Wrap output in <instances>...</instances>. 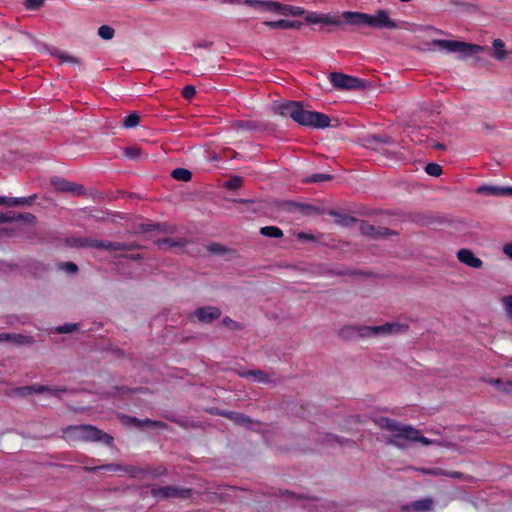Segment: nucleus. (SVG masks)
<instances>
[{"label": "nucleus", "instance_id": "nucleus-4", "mask_svg": "<svg viewBox=\"0 0 512 512\" xmlns=\"http://www.w3.org/2000/svg\"><path fill=\"white\" fill-rule=\"evenodd\" d=\"M407 329V324H401L397 322H387L379 326L347 325L340 329L339 335L346 340H355L357 338L372 337L377 335L386 336L392 333L404 332Z\"/></svg>", "mask_w": 512, "mask_h": 512}, {"label": "nucleus", "instance_id": "nucleus-37", "mask_svg": "<svg viewBox=\"0 0 512 512\" xmlns=\"http://www.w3.org/2000/svg\"><path fill=\"white\" fill-rule=\"evenodd\" d=\"M263 25L268 27L271 30H274V29L286 30L288 24H287V20L280 19L277 21H264Z\"/></svg>", "mask_w": 512, "mask_h": 512}, {"label": "nucleus", "instance_id": "nucleus-30", "mask_svg": "<svg viewBox=\"0 0 512 512\" xmlns=\"http://www.w3.org/2000/svg\"><path fill=\"white\" fill-rule=\"evenodd\" d=\"M140 122V115L138 112H132L129 115H127L123 121L122 125L123 127L130 129L136 127Z\"/></svg>", "mask_w": 512, "mask_h": 512}, {"label": "nucleus", "instance_id": "nucleus-27", "mask_svg": "<svg viewBox=\"0 0 512 512\" xmlns=\"http://www.w3.org/2000/svg\"><path fill=\"white\" fill-rule=\"evenodd\" d=\"M492 45L494 48V53L492 56L497 60H504L507 56V53L504 49V42L501 39H495Z\"/></svg>", "mask_w": 512, "mask_h": 512}, {"label": "nucleus", "instance_id": "nucleus-3", "mask_svg": "<svg viewBox=\"0 0 512 512\" xmlns=\"http://www.w3.org/2000/svg\"><path fill=\"white\" fill-rule=\"evenodd\" d=\"M344 22L354 26H367L375 29H390L398 28L397 23L389 17L386 10L378 9L374 15L363 13L345 11L342 13Z\"/></svg>", "mask_w": 512, "mask_h": 512}, {"label": "nucleus", "instance_id": "nucleus-15", "mask_svg": "<svg viewBox=\"0 0 512 512\" xmlns=\"http://www.w3.org/2000/svg\"><path fill=\"white\" fill-rule=\"evenodd\" d=\"M51 183L55 187V189L60 192L77 193L82 190V186L59 177L53 178L51 180Z\"/></svg>", "mask_w": 512, "mask_h": 512}, {"label": "nucleus", "instance_id": "nucleus-20", "mask_svg": "<svg viewBox=\"0 0 512 512\" xmlns=\"http://www.w3.org/2000/svg\"><path fill=\"white\" fill-rule=\"evenodd\" d=\"M508 187H501L495 185H482L477 188V194H487L492 196H507Z\"/></svg>", "mask_w": 512, "mask_h": 512}, {"label": "nucleus", "instance_id": "nucleus-22", "mask_svg": "<svg viewBox=\"0 0 512 512\" xmlns=\"http://www.w3.org/2000/svg\"><path fill=\"white\" fill-rule=\"evenodd\" d=\"M231 127L237 131L251 132L256 131L259 125L250 120H235L231 123Z\"/></svg>", "mask_w": 512, "mask_h": 512}, {"label": "nucleus", "instance_id": "nucleus-13", "mask_svg": "<svg viewBox=\"0 0 512 512\" xmlns=\"http://www.w3.org/2000/svg\"><path fill=\"white\" fill-rule=\"evenodd\" d=\"M86 469L89 471H98V470H106V471H111V472L122 471L124 473L129 474L130 476H132L134 478L140 477V472H142V470L139 467H135L132 465L121 466L119 464H114V463L95 466V467L86 468Z\"/></svg>", "mask_w": 512, "mask_h": 512}, {"label": "nucleus", "instance_id": "nucleus-28", "mask_svg": "<svg viewBox=\"0 0 512 512\" xmlns=\"http://www.w3.org/2000/svg\"><path fill=\"white\" fill-rule=\"evenodd\" d=\"M260 234L269 238H281L283 237V231L276 226H264L260 228Z\"/></svg>", "mask_w": 512, "mask_h": 512}, {"label": "nucleus", "instance_id": "nucleus-9", "mask_svg": "<svg viewBox=\"0 0 512 512\" xmlns=\"http://www.w3.org/2000/svg\"><path fill=\"white\" fill-rule=\"evenodd\" d=\"M193 490L191 488H182L175 485L153 487L151 494L158 500L178 498L189 499L191 498Z\"/></svg>", "mask_w": 512, "mask_h": 512}, {"label": "nucleus", "instance_id": "nucleus-41", "mask_svg": "<svg viewBox=\"0 0 512 512\" xmlns=\"http://www.w3.org/2000/svg\"><path fill=\"white\" fill-rule=\"evenodd\" d=\"M290 206L299 210L303 215H309L314 208L311 205L308 204H300V203H290Z\"/></svg>", "mask_w": 512, "mask_h": 512}, {"label": "nucleus", "instance_id": "nucleus-54", "mask_svg": "<svg viewBox=\"0 0 512 512\" xmlns=\"http://www.w3.org/2000/svg\"><path fill=\"white\" fill-rule=\"evenodd\" d=\"M66 270L70 273H76L78 272V266L73 262H66L64 264Z\"/></svg>", "mask_w": 512, "mask_h": 512}, {"label": "nucleus", "instance_id": "nucleus-45", "mask_svg": "<svg viewBox=\"0 0 512 512\" xmlns=\"http://www.w3.org/2000/svg\"><path fill=\"white\" fill-rule=\"evenodd\" d=\"M58 57L61 60V62L71 63V64H74V65H80L81 64L80 60L77 57H74V56H71V55H68V54H65V53L59 54Z\"/></svg>", "mask_w": 512, "mask_h": 512}, {"label": "nucleus", "instance_id": "nucleus-46", "mask_svg": "<svg viewBox=\"0 0 512 512\" xmlns=\"http://www.w3.org/2000/svg\"><path fill=\"white\" fill-rule=\"evenodd\" d=\"M196 94V89L194 86L192 85H186L183 89H182V96L184 99L186 100H190L192 99Z\"/></svg>", "mask_w": 512, "mask_h": 512}, {"label": "nucleus", "instance_id": "nucleus-38", "mask_svg": "<svg viewBox=\"0 0 512 512\" xmlns=\"http://www.w3.org/2000/svg\"><path fill=\"white\" fill-rule=\"evenodd\" d=\"M425 172L433 177H438L442 174V167L437 163H429L425 167Z\"/></svg>", "mask_w": 512, "mask_h": 512}, {"label": "nucleus", "instance_id": "nucleus-50", "mask_svg": "<svg viewBox=\"0 0 512 512\" xmlns=\"http://www.w3.org/2000/svg\"><path fill=\"white\" fill-rule=\"evenodd\" d=\"M297 238H298V240L303 241V242H310V241L315 240V237L313 235L307 234L304 232L298 233Z\"/></svg>", "mask_w": 512, "mask_h": 512}, {"label": "nucleus", "instance_id": "nucleus-21", "mask_svg": "<svg viewBox=\"0 0 512 512\" xmlns=\"http://www.w3.org/2000/svg\"><path fill=\"white\" fill-rule=\"evenodd\" d=\"M0 340L13 341L14 343L19 344V345L32 344L34 342V339L31 336L22 335V334H9V333L0 334Z\"/></svg>", "mask_w": 512, "mask_h": 512}, {"label": "nucleus", "instance_id": "nucleus-58", "mask_svg": "<svg viewBox=\"0 0 512 512\" xmlns=\"http://www.w3.org/2000/svg\"><path fill=\"white\" fill-rule=\"evenodd\" d=\"M336 274L342 276V275H352L353 273L348 270H339L336 272Z\"/></svg>", "mask_w": 512, "mask_h": 512}, {"label": "nucleus", "instance_id": "nucleus-47", "mask_svg": "<svg viewBox=\"0 0 512 512\" xmlns=\"http://www.w3.org/2000/svg\"><path fill=\"white\" fill-rule=\"evenodd\" d=\"M372 141H374L377 145H380V144H391L392 143L390 137H388V136H377V135H374V136H372Z\"/></svg>", "mask_w": 512, "mask_h": 512}, {"label": "nucleus", "instance_id": "nucleus-51", "mask_svg": "<svg viewBox=\"0 0 512 512\" xmlns=\"http://www.w3.org/2000/svg\"><path fill=\"white\" fill-rule=\"evenodd\" d=\"M127 392H133L132 389H129V388H126V387H119V386H114L113 387V392L111 393V395H116V394H124V393H127Z\"/></svg>", "mask_w": 512, "mask_h": 512}, {"label": "nucleus", "instance_id": "nucleus-24", "mask_svg": "<svg viewBox=\"0 0 512 512\" xmlns=\"http://www.w3.org/2000/svg\"><path fill=\"white\" fill-rule=\"evenodd\" d=\"M432 504H433L432 499L424 498V499H419V500L413 501L406 508H411L416 512H426L431 509Z\"/></svg>", "mask_w": 512, "mask_h": 512}, {"label": "nucleus", "instance_id": "nucleus-29", "mask_svg": "<svg viewBox=\"0 0 512 512\" xmlns=\"http://www.w3.org/2000/svg\"><path fill=\"white\" fill-rule=\"evenodd\" d=\"M171 176L175 180L188 182L192 178V173L185 168H176L172 171Z\"/></svg>", "mask_w": 512, "mask_h": 512}, {"label": "nucleus", "instance_id": "nucleus-14", "mask_svg": "<svg viewBox=\"0 0 512 512\" xmlns=\"http://www.w3.org/2000/svg\"><path fill=\"white\" fill-rule=\"evenodd\" d=\"M457 258L461 263L472 268L478 269L483 265L482 260L476 257L475 254L469 249H460L457 252Z\"/></svg>", "mask_w": 512, "mask_h": 512}, {"label": "nucleus", "instance_id": "nucleus-40", "mask_svg": "<svg viewBox=\"0 0 512 512\" xmlns=\"http://www.w3.org/2000/svg\"><path fill=\"white\" fill-rule=\"evenodd\" d=\"M141 154V149L137 146L125 148L124 155L129 159H137Z\"/></svg>", "mask_w": 512, "mask_h": 512}, {"label": "nucleus", "instance_id": "nucleus-56", "mask_svg": "<svg viewBox=\"0 0 512 512\" xmlns=\"http://www.w3.org/2000/svg\"><path fill=\"white\" fill-rule=\"evenodd\" d=\"M503 252L512 260V243L505 244Z\"/></svg>", "mask_w": 512, "mask_h": 512}, {"label": "nucleus", "instance_id": "nucleus-31", "mask_svg": "<svg viewBox=\"0 0 512 512\" xmlns=\"http://www.w3.org/2000/svg\"><path fill=\"white\" fill-rule=\"evenodd\" d=\"M332 179H333V176L330 174L315 173V174H312L311 176L307 177L303 181L305 183H321V182H325V181H330Z\"/></svg>", "mask_w": 512, "mask_h": 512}, {"label": "nucleus", "instance_id": "nucleus-36", "mask_svg": "<svg viewBox=\"0 0 512 512\" xmlns=\"http://www.w3.org/2000/svg\"><path fill=\"white\" fill-rule=\"evenodd\" d=\"M115 30L108 25H102L98 28V35L104 40H110L114 37Z\"/></svg>", "mask_w": 512, "mask_h": 512}, {"label": "nucleus", "instance_id": "nucleus-26", "mask_svg": "<svg viewBox=\"0 0 512 512\" xmlns=\"http://www.w3.org/2000/svg\"><path fill=\"white\" fill-rule=\"evenodd\" d=\"M189 241L184 238H180L178 240H175L173 238H166L160 242V246L164 248H173V247H179L184 248L188 245Z\"/></svg>", "mask_w": 512, "mask_h": 512}, {"label": "nucleus", "instance_id": "nucleus-2", "mask_svg": "<svg viewBox=\"0 0 512 512\" xmlns=\"http://www.w3.org/2000/svg\"><path fill=\"white\" fill-rule=\"evenodd\" d=\"M376 425L380 429H386L393 434L386 437V444L395 446L397 448H405L404 443L400 439L420 442L425 446L431 445L432 440L421 435L420 431L410 425L399 423L388 417H380L375 420Z\"/></svg>", "mask_w": 512, "mask_h": 512}, {"label": "nucleus", "instance_id": "nucleus-10", "mask_svg": "<svg viewBox=\"0 0 512 512\" xmlns=\"http://www.w3.org/2000/svg\"><path fill=\"white\" fill-rule=\"evenodd\" d=\"M65 389H52L49 386L33 384L22 387H17L11 390L10 395H16L20 397L31 396L34 393L41 394L44 392H48L52 395H57L59 392H63Z\"/></svg>", "mask_w": 512, "mask_h": 512}, {"label": "nucleus", "instance_id": "nucleus-42", "mask_svg": "<svg viewBox=\"0 0 512 512\" xmlns=\"http://www.w3.org/2000/svg\"><path fill=\"white\" fill-rule=\"evenodd\" d=\"M223 325L228 327L231 330H241L243 329V325L239 322L234 321L230 317H225L222 321Z\"/></svg>", "mask_w": 512, "mask_h": 512}, {"label": "nucleus", "instance_id": "nucleus-5", "mask_svg": "<svg viewBox=\"0 0 512 512\" xmlns=\"http://www.w3.org/2000/svg\"><path fill=\"white\" fill-rule=\"evenodd\" d=\"M63 437L70 443L79 441L103 442L112 446L113 437L92 425H71L63 430Z\"/></svg>", "mask_w": 512, "mask_h": 512}, {"label": "nucleus", "instance_id": "nucleus-55", "mask_svg": "<svg viewBox=\"0 0 512 512\" xmlns=\"http://www.w3.org/2000/svg\"><path fill=\"white\" fill-rule=\"evenodd\" d=\"M11 222H13V219L10 218V211L7 213L0 214V224L11 223Z\"/></svg>", "mask_w": 512, "mask_h": 512}, {"label": "nucleus", "instance_id": "nucleus-6", "mask_svg": "<svg viewBox=\"0 0 512 512\" xmlns=\"http://www.w3.org/2000/svg\"><path fill=\"white\" fill-rule=\"evenodd\" d=\"M69 244L76 248H95L109 251H133L139 246L136 243L112 242L98 240L90 237H74L69 239Z\"/></svg>", "mask_w": 512, "mask_h": 512}, {"label": "nucleus", "instance_id": "nucleus-16", "mask_svg": "<svg viewBox=\"0 0 512 512\" xmlns=\"http://www.w3.org/2000/svg\"><path fill=\"white\" fill-rule=\"evenodd\" d=\"M305 12L304 8L293 5H286L276 1L274 13L283 16H301Z\"/></svg>", "mask_w": 512, "mask_h": 512}, {"label": "nucleus", "instance_id": "nucleus-53", "mask_svg": "<svg viewBox=\"0 0 512 512\" xmlns=\"http://www.w3.org/2000/svg\"><path fill=\"white\" fill-rule=\"evenodd\" d=\"M287 29H299L302 26V22L298 20H287Z\"/></svg>", "mask_w": 512, "mask_h": 512}, {"label": "nucleus", "instance_id": "nucleus-32", "mask_svg": "<svg viewBox=\"0 0 512 512\" xmlns=\"http://www.w3.org/2000/svg\"><path fill=\"white\" fill-rule=\"evenodd\" d=\"M306 19L308 22H310L312 24H317V23L335 24L336 23V21L331 20L329 17L321 16L316 13H311L310 15L307 16Z\"/></svg>", "mask_w": 512, "mask_h": 512}, {"label": "nucleus", "instance_id": "nucleus-39", "mask_svg": "<svg viewBox=\"0 0 512 512\" xmlns=\"http://www.w3.org/2000/svg\"><path fill=\"white\" fill-rule=\"evenodd\" d=\"M206 250L211 254L221 255L226 252L227 248L220 243H211L206 246Z\"/></svg>", "mask_w": 512, "mask_h": 512}, {"label": "nucleus", "instance_id": "nucleus-44", "mask_svg": "<svg viewBox=\"0 0 512 512\" xmlns=\"http://www.w3.org/2000/svg\"><path fill=\"white\" fill-rule=\"evenodd\" d=\"M45 0H25L24 6L27 10L34 11L39 9Z\"/></svg>", "mask_w": 512, "mask_h": 512}, {"label": "nucleus", "instance_id": "nucleus-43", "mask_svg": "<svg viewBox=\"0 0 512 512\" xmlns=\"http://www.w3.org/2000/svg\"><path fill=\"white\" fill-rule=\"evenodd\" d=\"M77 329H78V325L77 324L67 323V324H64V325H61V326L57 327L56 331L59 334H66V333H71V332H73V331H75Z\"/></svg>", "mask_w": 512, "mask_h": 512}, {"label": "nucleus", "instance_id": "nucleus-25", "mask_svg": "<svg viewBox=\"0 0 512 512\" xmlns=\"http://www.w3.org/2000/svg\"><path fill=\"white\" fill-rule=\"evenodd\" d=\"M419 472L427 475H434V476H450L453 478L460 477L459 472H453V473H447L441 468H419L417 469Z\"/></svg>", "mask_w": 512, "mask_h": 512}, {"label": "nucleus", "instance_id": "nucleus-35", "mask_svg": "<svg viewBox=\"0 0 512 512\" xmlns=\"http://www.w3.org/2000/svg\"><path fill=\"white\" fill-rule=\"evenodd\" d=\"M140 469L142 470V472H140V476L142 474H149L152 477H160V476L167 474V469L163 466H158L156 468H147V469L140 468Z\"/></svg>", "mask_w": 512, "mask_h": 512}, {"label": "nucleus", "instance_id": "nucleus-11", "mask_svg": "<svg viewBox=\"0 0 512 512\" xmlns=\"http://www.w3.org/2000/svg\"><path fill=\"white\" fill-rule=\"evenodd\" d=\"M222 314L220 308L215 306H204L196 309L192 316L201 323H212L217 320Z\"/></svg>", "mask_w": 512, "mask_h": 512}, {"label": "nucleus", "instance_id": "nucleus-49", "mask_svg": "<svg viewBox=\"0 0 512 512\" xmlns=\"http://www.w3.org/2000/svg\"><path fill=\"white\" fill-rule=\"evenodd\" d=\"M503 303L507 313L512 316V295L504 297Z\"/></svg>", "mask_w": 512, "mask_h": 512}, {"label": "nucleus", "instance_id": "nucleus-23", "mask_svg": "<svg viewBox=\"0 0 512 512\" xmlns=\"http://www.w3.org/2000/svg\"><path fill=\"white\" fill-rule=\"evenodd\" d=\"M124 418L126 419L127 423H131L135 427H142L144 425H151V426H155V427H164L165 426V423H163L161 421H154V420H150L148 418L144 419V420L138 419L133 416H125Z\"/></svg>", "mask_w": 512, "mask_h": 512}, {"label": "nucleus", "instance_id": "nucleus-48", "mask_svg": "<svg viewBox=\"0 0 512 512\" xmlns=\"http://www.w3.org/2000/svg\"><path fill=\"white\" fill-rule=\"evenodd\" d=\"M241 183L242 180L240 177H233L228 181L227 187L230 189H237L241 186Z\"/></svg>", "mask_w": 512, "mask_h": 512}, {"label": "nucleus", "instance_id": "nucleus-1", "mask_svg": "<svg viewBox=\"0 0 512 512\" xmlns=\"http://www.w3.org/2000/svg\"><path fill=\"white\" fill-rule=\"evenodd\" d=\"M274 110L281 116L290 117L297 124L314 129L329 127L328 115L304 109L300 101H284L274 105Z\"/></svg>", "mask_w": 512, "mask_h": 512}, {"label": "nucleus", "instance_id": "nucleus-8", "mask_svg": "<svg viewBox=\"0 0 512 512\" xmlns=\"http://www.w3.org/2000/svg\"><path fill=\"white\" fill-rule=\"evenodd\" d=\"M329 79L333 87L337 89L358 90L364 89L366 87V83L364 80L355 76H350L339 72L330 73Z\"/></svg>", "mask_w": 512, "mask_h": 512}, {"label": "nucleus", "instance_id": "nucleus-19", "mask_svg": "<svg viewBox=\"0 0 512 512\" xmlns=\"http://www.w3.org/2000/svg\"><path fill=\"white\" fill-rule=\"evenodd\" d=\"M244 3L256 10L274 13L276 1L272 0H244Z\"/></svg>", "mask_w": 512, "mask_h": 512}, {"label": "nucleus", "instance_id": "nucleus-7", "mask_svg": "<svg viewBox=\"0 0 512 512\" xmlns=\"http://www.w3.org/2000/svg\"><path fill=\"white\" fill-rule=\"evenodd\" d=\"M433 45L445 49L451 53H462L463 55H475L483 51V47L476 44H470L462 41L435 39Z\"/></svg>", "mask_w": 512, "mask_h": 512}, {"label": "nucleus", "instance_id": "nucleus-33", "mask_svg": "<svg viewBox=\"0 0 512 512\" xmlns=\"http://www.w3.org/2000/svg\"><path fill=\"white\" fill-rule=\"evenodd\" d=\"M10 218L13 219V222L25 221L27 223H32L35 220V216L31 213H16L12 211H10Z\"/></svg>", "mask_w": 512, "mask_h": 512}, {"label": "nucleus", "instance_id": "nucleus-60", "mask_svg": "<svg viewBox=\"0 0 512 512\" xmlns=\"http://www.w3.org/2000/svg\"><path fill=\"white\" fill-rule=\"evenodd\" d=\"M511 195H512V187H508L507 196H511Z\"/></svg>", "mask_w": 512, "mask_h": 512}, {"label": "nucleus", "instance_id": "nucleus-57", "mask_svg": "<svg viewBox=\"0 0 512 512\" xmlns=\"http://www.w3.org/2000/svg\"><path fill=\"white\" fill-rule=\"evenodd\" d=\"M12 198L6 197V196H0V205H6L9 207H12L11 204Z\"/></svg>", "mask_w": 512, "mask_h": 512}, {"label": "nucleus", "instance_id": "nucleus-59", "mask_svg": "<svg viewBox=\"0 0 512 512\" xmlns=\"http://www.w3.org/2000/svg\"><path fill=\"white\" fill-rule=\"evenodd\" d=\"M433 147H434L435 149H438V150H443V149H445V145H444V144H441V143H435V144L433 145Z\"/></svg>", "mask_w": 512, "mask_h": 512}, {"label": "nucleus", "instance_id": "nucleus-18", "mask_svg": "<svg viewBox=\"0 0 512 512\" xmlns=\"http://www.w3.org/2000/svg\"><path fill=\"white\" fill-rule=\"evenodd\" d=\"M221 416L233 421L235 424L239 426H245L247 427L249 424H251L253 421L250 417L246 416L243 413L235 412V411H228L224 410L219 413Z\"/></svg>", "mask_w": 512, "mask_h": 512}, {"label": "nucleus", "instance_id": "nucleus-34", "mask_svg": "<svg viewBox=\"0 0 512 512\" xmlns=\"http://www.w3.org/2000/svg\"><path fill=\"white\" fill-rule=\"evenodd\" d=\"M37 199V195L33 194L29 197H16L12 198L13 201H11L12 207L13 206H20V205H32L33 202Z\"/></svg>", "mask_w": 512, "mask_h": 512}, {"label": "nucleus", "instance_id": "nucleus-17", "mask_svg": "<svg viewBox=\"0 0 512 512\" xmlns=\"http://www.w3.org/2000/svg\"><path fill=\"white\" fill-rule=\"evenodd\" d=\"M237 374L241 378H245V379L253 377L254 380L256 382H258V383H270L271 382L269 374L265 373L264 371H262L260 369H256V370H238Z\"/></svg>", "mask_w": 512, "mask_h": 512}, {"label": "nucleus", "instance_id": "nucleus-52", "mask_svg": "<svg viewBox=\"0 0 512 512\" xmlns=\"http://www.w3.org/2000/svg\"><path fill=\"white\" fill-rule=\"evenodd\" d=\"M495 383L497 385H501L502 386L501 390H503L504 392H511L512 391V382L503 383L500 380H496Z\"/></svg>", "mask_w": 512, "mask_h": 512}, {"label": "nucleus", "instance_id": "nucleus-12", "mask_svg": "<svg viewBox=\"0 0 512 512\" xmlns=\"http://www.w3.org/2000/svg\"><path fill=\"white\" fill-rule=\"evenodd\" d=\"M359 230L363 235L368 236L372 239H382L392 234V232L388 228L374 226L364 220L359 221Z\"/></svg>", "mask_w": 512, "mask_h": 512}]
</instances>
